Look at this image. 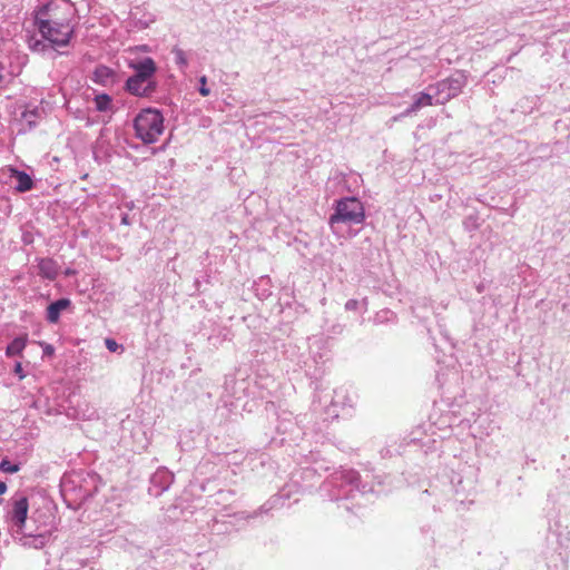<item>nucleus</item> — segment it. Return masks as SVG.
Wrapping results in <instances>:
<instances>
[{
	"instance_id": "obj_1",
	"label": "nucleus",
	"mask_w": 570,
	"mask_h": 570,
	"mask_svg": "<svg viewBox=\"0 0 570 570\" xmlns=\"http://www.w3.org/2000/svg\"><path fill=\"white\" fill-rule=\"evenodd\" d=\"M365 220V209L356 197H344L336 200L334 213L330 216L328 225L332 233L337 237L351 238L356 233L351 226L361 225Z\"/></svg>"
},
{
	"instance_id": "obj_2",
	"label": "nucleus",
	"mask_w": 570,
	"mask_h": 570,
	"mask_svg": "<svg viewBox=\"0 0 570 570\" xmlns=\"http://www.w3.org/2000/svg\"><path fill=\"white\" fill-rule=\"evenodd\" d=\"M51 4L41 7L36 13V24L42 39L52 47L67 46L73 33V29L68 21L61 20L56 13L51 12Z\"/></svg>"
},
{
	"instance_id": "obj_3",
	"label": "nucleus",
	"mask_w": 570,
	"mask_h": 570,
	"mask_svg": "<svg viewBox=\"0 0 570 570\" xmlns=\"http://www.w3.org/2000/svg\"><path fill=\"white\" fill-rule=\"evenodd\" d=\"M136 137L145 144L156 142L164 131V117L157 109L141 110L134 120Z\"/></svg>"
},
{
	"instance_id": "obj_4",
	"label": "nucleus",
	"mask_w": 570,
	"mask_h": 570,
	"mask_svg": "<svg viewBox=\"0 0 570 570\" xmlns=\"http://www.w3.org/2000/svg\"><path fill=\"white\" fill-rule=\"evenodd\" d=\"M466 85V78L463 73H458L443 79L435 85L428 87L429 91H434L435 104L443 105L456 97Z\"/></svg>"
},
{
	"instance_id": "obj_5",
	"label": "nucleus",
	"mask_w": 570,
	"mask_h": 570,
	"mask_svg": "<svg viewBox=\"0 0 570 570\" xmlns=\"http://www.w3.org/2000/svg\"><path fill=\"white\" fill-rule=\"evenodd\" d=\"M29 511L28 498L23 494H14L7 507L6 520L16 528L18 533H22L26 525Z\"/></svg>"
},
{
	"instance_id": "obj_6",
	"label": "nucleus",
	"mask_w": 570,
	"mask_h": 570,
	"mask_svg": "<svg viewBox=\"0 0 570 570\" xmlns=\"http://www.w3.org/2000/svg\"><path fill=\"white\" fill-rule=\"evenodd\" d=\"M126 89L131 95L149 97L156 90V83L153 80H145L134 75L127 79Z\"/></svg>"
},
{
	"instance_id": "obj_7",
	"label": "nucleus",
	"mask_w": 570,
	"mask_h": 570,
	"mask_svg": "<svg viewBox=\"0 0 570 570\" xmlns=\"http://www.w3.org/2000/svg\"><path fill=\"white\" fill-rule=\"evenodd\" d=\"M436 105L434 91L420 92L414 96L412 105L402 114V116H410L423 107Z\"/></svg>"
},
{
	"instance_id": "obj_8",
	"label": "nucleus",
	"mask_w": 570,
	"mask_h": 570,
	"mask_svg": "<svg viewBox=\"0 0 570 570\" xmlns=\"http://www.w3.org/2000/svg\"><path fill=\"white\" fill-rule=\"evenodd\" d=\"M131 68L135 70V76H138L145 80H151L157 70L156 63L150 57H146L137 63H132Z\"/></svg>"
},
{
	"instance_id": "obj_9",
	"label": "nucleus",
	"mask_w": 570,
	"mask_h": 570,
	"mask_svg": "<svg viewBox=\"0 0 570 570\" xmlns=\"http://www.w3.org/2000/svg\"><path fill=\"white\" fill-rule=\"evenodd\" d=\"M38 273L40 276L55 279L59 273V266L52 258L38 259Z\"/></svg>"
},
{
	"instance_id": "obj_10",
	"label": "nucleus",
	"mask_w": 570,
	"mask_h": 570,
	"mask_svg": "<svg viewBox=\"0 0 570 570\" xmlns=\"http://www.w3.org/2000/svg\"><path fill=\"white\" fill-rule=\"evenodd\" d=\"M71 302L69 298H60L51 303L47 307V321L56 324L60 318V313L70 306Z\"/></svg>"
},
{
	"instance_id": "obj_11",
	"label": "nucleus",
	"mask_w": 570,
	"mask_h": 570,
	"mask_svg": "<svg viewBox=\"0 0 570 570\" xmlns=\"http://www.w3.org/2000/svg\"><path fill=\"white\" fill-rule=\"evenodd\" d=\"M92 80L102 86L111 85L115 81V72L107 66H98L94 71Z\"/></svg>"
},
{
	"instance_id": "obj_12",
	"label": "nucleus",
	"mask_w": 570,
	"mask_h": 570,
	"mask_svg": "<svg viewBox=\"0 0 570 570\" xmlns=\"http://www.w3.org/2000/svg\"><path fill=\"white\" fill-rule=\"evenodd\" d=\"M42 114L43 110L38 107L27 108L21 114V121L27 126V129H32L42 118Z\"/></svg>"
},
{
	"instance_id": "obj_13",
	"label": "nucleus",
	"mask_w": 570,
	"mask_h": 570,
	"mask_svg": "<svg viewBox=\"0 0 570 570\" xmlns=\"http://www.w3.org/2000/svg\"><path fill=\"white\" fill-rule=\"evenodd\" d=\"M27 345V336L16 337L6 348V355L8 357H12L16 355H21L22 351Z\"/></svg>"
},
{
	"instance_id": "obj_14",
	"label": "nucleus",
	"mask_w": 570,
	"mask_h": 570,
	"mask_svg": "<svg viewBox=\"0 0 570 570\" xmlns=\"http://www.w3.org/2000/svg\"><path fill=\"white\" fill-rule=\"evenodd\" d=\"M14 177L17 178V187L16 189L20 193L28 191L32 188L33 181L31 177L24 171H14Z\"/></svg>"
},
{
	"instance_id": "obj_15",
	"label": "nucleus",
	"mask_w": 570,
	"mask_h": 570,
	"mask_svg": "<svg viewBox=\"0 0 570 570\" xmlns=\"http://www.w3.org/2000/svg\"><path fill=\"white\" fill-rule=\"evenodd\" d=\"M171 52L174 55L175 63L181 70H185L188 67V59L186 52L179 47H174Z\"/></svg>"
},
{
	"instance_id": "obj_16",
	"label": "nucleus",
	"mask_w": 570,
	"mask_h": 570,
	"mask_svg": "<svg viewBox=\"0 0 570 570\" xmlns=\"http://www.w3.org/2000/svg\"><path fill=\"white\" fill-rule=\"evenodd\" d=\"M95 106L98 111H107L111 107V98L107 94L97 95L95 97Z\"/></svg>"
},
{
	"instance_id": "obj_17",
	"label": "nucleus",
	"mask_w": 570,
	"mask_h": 570,
	"mask_svg": "<svg viewBox=\"0 0 570 570\" xmlns=\"http://www.w3.org/2000/svg\"><path fill=\"white\" fill-rule=\"evenodd\" d=\"M29 48L32 50V51H37V52H43L47 50V48L49 47L48 43H46L43 40L41 39H33V38H30L29 41Z\"/></svg>"
},
{
	"instance_id": "obj_18",
	"label": "nucleus",
	"mask_w": 570,
	"mask_h": 570,
	"mask_svg": "<svg viewBox=\"0 0 570 570\" xmlns=\"http://www.w3.org/2000/svg\"><path fill=\"white\" fill-rule=\"evenodd\" d=\"M20 470L19 464L11 463L9 460L3 459L0 462V471L8 472V473H16Z\"/></svg>"
},
{
	"instance_id": "obj_19",
	"label": "nucleus",
	"mask_w": 570,
	"mask_h": 570,
	"mask_svg": "<svg viewBox=\"0 0 570 570\" xmlns=\"http://www.w3.org/2000/svg\"><path fill=\"white\" fill-rule=\"evenodd\" d=\"M343 478L345 479V481L347 483L355 485V487L358 485L360 474L356 471H354V470L345 471L343 473Z\"/></svg>"
},
{
	"instance_id": "obj_20",
	"label": "nucleus",
	"mask_w": 570,
	"mask_h": 570,
	"mask_svg": "<svg viewBox=\"0 0 570 570\" xmlns=\"http://www.w3.org/2000/svg\"><path fill=\"white\" fill-rule=\"evenodd\" d=\"M199 82H200L199 94H200L203 97H207V96L210 94V90H209V88L206 86V82H207V78H206V76L200 77Z\"/></svg>"
},
{
	"instance_id": "obj_21",
	"label": "nucleus",
	"mask_w": 570,
	"mask_h": 570,
	"mask_svg": "<svg viewBox=\"0 0 570 570\" xmlns=\"http://www.w3.org/2000/svg\"><path fill=\"white\" fill-rule=\"evenodd\" d=\"M105 344L110 352H116L120 347V345L115 340L111 338H107L105 341Z\"/></svg>"
},
{
	"instance_id": "obj_22",
	"label": "nucleus",
	"mask_w": 570,
	"mask_h": 570,
	"mask_svg": "<svg viewBox=\"0 0 570 570\" xmlns=\"http://www.w3.org/2000/svg\"><path fill=\"white\" fill-rule=\"evenodd\" d=\"M358 305H360V302L357 299H348L346 303H345V309L346 311H355L358 308Z\"/></svg>"
},
{
	"instance_id": "obj_23",
	"label": "nucleus",
	"mask_w": 570,
	"mask_h": 570,
	"mask_svg": "<svg viewBox=\"0 0 570 570\" xmlns=\"http://www.w3.org/2000/svg\"><path fill=\"white\" fill-rule=\"evenodd\" d=\"M14 373L19 376L20 380H22L24 377V373L22 371V365L21 363H17L16 366H14Z\"/></svg>"
},
{
	"instance_id": "obj_24",
	"label": "nucleus",
	"mask_w": 570,
	"mask_h": 570,
	"mask_svg": "<svg viewBox=\"0 0 570 570\" xmlns=\"http://www.w3.org/2000/svg\"><path fill=\"white\" fill-rule=\"evenodd\" d=\"M121 224L127 225V226L131 224L128 214L122 215Z\"/></svg>"
},
{
	"instance_id": "obj_25",
	"label": "nucleus",
	"mask_w": 570,
	"mask_h": 570,
	"mask_svg": "<svg viewBox=\"0 0 570 570\" xmlns=\"http://www.w3.org/2000/svg\"><path fill=\"white\" fill-rule=\"evenodd\" d=\"M53 351H55L53 347L49 344H47L43 350L45 354H48V355L53 354Z\"/></svg>"
},
{
	"instance_id": "obj_26",
	"label": "nucleus",
	"mask_w": 570,
	"mask_h": 570,
	"mask_svg": "<svg viewBox=\"0 0 570 570\" xmlns=\"http://www.w3.org/2000/svg\"><path fill=\"white\" fill-rule=\"evenodd\" d=\"M7 491V484L3 481H0V495L4 494Z\"/></svg>"
},
{
	"instance_id": "obj_27",
	"label": "nucleus",
	"mask_w": 570,
	"mask_h": 570,
	"mask_svg": "<svg viewBox=\"0 0 570 570\" xmlns=\"http://www.w3.org/2000/svg\"><path fill=\"white\" fill-rule=\"evenodd\" d=\"M2 502V499H0V503Z\"/></svg>"
}]
</instances>
